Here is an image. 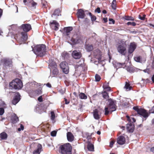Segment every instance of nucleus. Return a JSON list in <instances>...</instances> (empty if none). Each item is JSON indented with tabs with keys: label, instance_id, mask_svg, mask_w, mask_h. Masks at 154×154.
Returning <instances> with one entry per match:
<instances>
[{
	"label": "nucleus",
	"instance_id": "nucleus-1",
	"mask_svg": "<svg viewBox=\"0 0 154 154\" xmlns=\"http://www.w3.org/2000/svg\"><path fill=\"white\" fill-rule=\"evenodd\" d=\"M46 50V46L44 45H38L33 49L34 53L40 57H42L45 54Z\"/></svg>",
	"mask_w": 154,
	"mask_h": 154
},
{
	"label": "nucleus",
	"instance_id": "nucleus-2",
	"mask_svg": "<svg viewBox=\"0 0 154 154\" xmlns=\"http://www.w3.org/2000/svg\"><path fill=\"white\" fill-rule=\"evenodd\" d=\"M108 102L109 103L108 106L107 107H106L105 109V115H108L110 112H112L115 111L116 109V101L110 99L108 100Z\"/></svg>",
	"mask_w": 154,
	"mask_h": 154
},
{
	"label": "nucleus",
	"instance_id": "nucleus-3",
	"mask_svg": "<svg viewBox=\"0 0 154 154\" xmlns=\"http://www.w3.org/2000/svg\"><path fill=\"white\" fill-rule=\"evenodd\" d=\"M61 154H72V147L69 143H67L60 146Z\"/></svg>",
	"mask_w": 154,
	"mask_h": 154
},
{
	"label": "nucleus",
	"instance_id": "nucleus-4",
	"mask_svg": "<svg viewBox=\"0 0 154 154\" xmlns=\"http://www.w3.org/2000/svg\"><path fill=\"white\" fill-rule=\"evenodd\" d=\"M9 86L11 89H20L23 87V83L20 79H17L10 83Z\"/></svg>",
	"mask_w": 154,
	"mask_h": 154
},
{
	"label": "nucleus",
	"instance_id": "nucleus-5",
	"mask_svg": "<svg viewBox=\"0 0 154 154\" xmlns=\"http://www.w3.org/2000/svg\"><path fill=\"white\" fill-rule=\"evenodd\" d=\"M118 52L122 55H125L126 52V44L124 41H121L117 47Z\"/></svg>",
	"mask_w": 154,
	"mask_h": 154
},
{
	"label": "nucleus",
	"instance_id": "nucleus-6",
	"mask_svg": "<svg viewBox=\"0 0 154 154\" xmlns=\"http://www.w3.org/2000/svg\"><path fill=\"white\" fill-rule=\"evenodd\" d=\"M116 66L118 68H125V69L127 70L128 72L130 73L133 72H134V70L133 67H129V66H126L125 65V63H116Z\"/></svg>",
	"mask_w": 154,
	"mask_h": 154
},
{
	"label": "nucleus",
	"instance_id": "nucleus-7",
	"mask_svg": "<svg viewBox=\"0 0 154 154\" xmlns=\"http://www.w3.org/2000/svg\"><path fill=\"white\" fill-rule=\"evenodd\" d=\"M60 66L62 69L63 71L65 74H67L69 72V67L68 63L65 62H62L60 64Z\"/></svg>",
	"mask_w": 154,
	"mask_h": 154
},
{
	"label": "nucleus",
	"instance_id": "nucleus-8",
	"mask_svg": "<svg viewBox=\"0 0 154 154\" xmlns=\"http://www.w3.org/2000/svg\"><path fill=\"white\" fill-rule=\"evenodd\" d=\"M21 38L18 40L20 44L25 43L27 39V34L25 32H22L20 33Z\"/></svg>",
	"mask_w": 154,
	"mask_h": 154
},
{
	"label": "nucleus",
	"instance_id": "nucleus-9",
	"mask_svg": "<svg viewBox=\"0 0 154 154\" xmlns=\"http://www.w3.org/2000/svg\"><path fill=\"white\" fill-rule=\"evenodd\" d=\"M94 56L95 58L97 59L99 62H101V54L99 50L97 49L94 51Z\"/></svg>",
	"mask_w": 154,
	"mask_h": 154
},
{
	"label": "nucleus",
	"instance_id": "nucleus-10",
	"mask_svg": "<svg viewBox=\"0 0 154 154\" xmlns=\"http://www.w3.org/2000/svg\"><path fill=\"white\" fill-rule=\"evenodd\" d=\"M50 25L51 27L55 31H57L59 29V23L56 20H53L50 22Z\"/></svg>",
	"mask_w": 154,
	"mask_h": 154
},
{
	"label": "nucleus",
	"instance_id": "nucleus-11",
	"mask_svg": "<svg viewBox=\"0 0 154 154\" xmlns=\"http://www.w3.org/2000/svg\"><path fill=\"white\" fill-rule=\"evenodd\" d=\"M101 110L100 109H94L93 112V115L94 118L96 119H98L100 118L101 115Z\"/></svg>",
	"mask_w": 154,
	"mask_h": 154
},
{
	"label": "nucleus",
	"instance_id": "nucleus-12",
	"mask_svg": "<svg viewBox=\"0 0 154 154\" xmlns=\"http://www.w3.org/2000/svg\"><path fill=\"white\" fill-rule=\"evenodd\" d=\"M72 57L75 59H79L82 57V54L80 52H79L77 51H73L72 53Z\"/></svg>",
	"mask_w": 154,
	"mask_h": 154
},
{
	"label": "nucleus",
	"instance_id": "nucleus-13",
	"mask_svg": "<svg viewBox=\"0 0 154 154\" xmlns=\"http://www.w3.org/2000/svg\"><path fill=\"white\" fill-rule=\"evenodd\" d=\"M117 143L120 145H123L125 143V137L122 136H121L118 137Z\"/></svg>",
	"mask_w": 154,
	"mask_h": 154
},
{
	"label": "nucleus",
	"instance_id": "nucleus-14",
	"mask_svg": "<svg viewBox=\"0 0 154 154\" xmlns=\"http://www.w3.org/2000/svg\"><path fill=\"white\" fill-rule=\"evenodd\" d=\"M21 28L25 32H28L31 29V26L29 24H23L21 26Z\"/></svg>",
	"mask_w": 154,
	"mask_h": 154
},
{
	"label": "nucleus",
	"instance_id": "nucleus-15",
	"mask_svg": "<svg viewBox=\"0 0 154 154\" xmlns=\"http://www.w3.org/2000/svg\"><path fill=\"white\" fill-rule=\"evenodd\" d=\"M77 15L78 18H83L85 16L84 11L82 9H79L77 13Z\"/></svg>",
	"mask_w": 154,
	"mask_h": 154
},
{
	"label": "nucleus",
	"instance_id": "nucleus-16",
	"mask_svg": "<svg viewBox=\"0 0 154 154\" xmlns=\"http://www.w3.org/2000/svg\"><path fill=\"white\" fill-rule=\"evenodd\" d=\"M136 46V45L135 43H131L128 50V52L129 53H132L135 49Z\"/></svg>",
	"mask_w": 154,
	"mask_h": 154
},
{
	"label": "nucleus",
	"instance_id": "nucleus-17",
	"mask_svg": "<svg viewBox=\"0 0 154 154\" xmlns=\"http://www.w3.org/2000/svg\"><path fill=\"white\" fill-rule=\"evenodd\" d=\"M138 114L143 116L144 117H147L148 116V113L146 111L143 109H140Z\"/></svg>",
	"mask_w": 154,
	"mask_h": 154
},
{
	"label": "nucleus",
	"instance_id": "nucleus-18",
	"mask_svg": "<svg viewBox=\"0 0 154 154\" xmlns=\"http://www.w3.org/2000/svg\"><path fill=\"white\" fill-rule=\"evenodd\" d=\"M127 129L129 132H132L134 130V126L133 124L130 123L127 125Z\"/></svg>",
	"mask_w": 154,
	"mask_h": 154
},
{
	"label": "nucleus",
	"instance_id": "nucleus-19",
	"mask_svg": "<svg viewBox=\"0 0 154 154\" xmlns=\"http://www.w3.org/2000/svg\"><path fill=\"white\" fill-rule=\"evenodd\" d=\"M66 136L67 140L69 141L72 142L74 140V136L71 132H68L66 134Z\"/></svg>",
	"mask_w": 154,
	"mask_h": 154
},
{
	"label": "nucleus",
	"instance_id": "nucleus-20",
	"mask_svg": "<svg viewBox=\"0 0 154 154\" xmlns=\"http://www.w3.org/2000/svg\"><path fill=\"white\" fill-rule=\"evenodd\" d=\"M51 71L52 70V73L54 75H57L58 73V70L57 68V65L56 63H54V65L52 66L51 69Z\"/></svg>",
	"mask_w": 154,
	"mask_h": 154
},
{
	"label": "nucleus",
	"instance_id": "nucleus-21",
	"mask_svg": "<svg viewBox=\"0 0 154 154\" xmlns=\"http://www.w3.org/2000/svg\"><path fill=\"white\" fill-rule=\"evenodd\" d=\"M38 148L35 150L33 152V154H39L42 148V146L40 144H38Z\"/></svg>",
	"mask_w": 154,
	"mask_h": 154
},
{
	"label": "nucleus",
	"instance_id": "nucleus-22",
	"mask_svg": "<svg viewBox=\"0 0 154 154\" xmlns=\"http://www.w3.org/2000/svg\"><path fill=\"white\" fill-rule=\"evenodd\" d=\"M88 149L90 151H94V146L91 143H89L88 145Z\"/></svg>",
	"mask_w": 154,
	"mask_h": 154
},
{
	"label": "nucleus",
	"instance_id": "nucleus-23",
	"mask_svg": "<svg viewBox=\"0 0 154 154\" xmlns=\"http://www.w3.org/2000/svg\"><path fill=\"white\" fill-rule=\"evenodd\" d=\"M7 137V134L4 132H2L0 134V138L1 140H5L6 139Z\"/></svg>",
	"mask_w": 154,
	"mask_h": 154
},
{
	"label": "nucleus",
	"instance_id": "nucleus-24",
	"mask_svg": "<svg viewBox=\"0 0 154 154\" xmlns=\"http://www.w3.org/2000/svg\"><path fill=\"white\" fill-rule=\"evenodd\" d=\"M72 29V27H69L64 28V31L67 33V35H68V33Z\"/></svg>",
	"mask_w": 154,
	"mask_h": 154
},
{
	"label": "nucleus",
	"instance_id": "nucleus-25",
	"mask_svg": "<svg viewBox=\"0 0 154 154\" xmlns=\"http://www.w3.org/2000/svg\"><path fill=\"white\" fill-rule=\"evenodd\" d=\"M132 87L130 86V84L127 82H126V84L124 87V88L126 91H128L131 89Z\"/></svg>",
	"mask_w": 154,
	"mask_h": 154
},
{
	"label": "nucleus",
	"instance_id": "nucleus-26",
	"mask_svg": "<svg viewBox=\"0 0 154 154\" xmlns=\"http://www.w3.org/2000/svg\"><path fill=\"white\" fill-rule=\"evenodd\" d=\"M11 119L13 121V122L14 123L18 121V117H17L16 115L14 114L13 115L11 118Z\"/></svg>",
	"mask_w": 154,
	"mask_h": 154
},
{
	"label": "nucleus",
	"instance_id": "nucleus-27",
	"mask_svg": "<svg viewBox=\"0 0 154 154\" xmlns=\"http://www.w3.org/2000/svg\"><path fill=\"white\" fill-rule=\"evenodd\" d=\"M4 62L5 64H7L8 65L11 64L12 63L11 60L8 58L5 59L4 60Z\"/></svg>",
	"mask_w": 154,
	"mask_h": 154
},
{
	"label": "nucleus",
	"instance_id": "nucleus-28",
	"mask_svg": "<svg viewBox=\"0 0 154 154\" xmlns=\"http://www.w3.org/2000/svg\"><path fill=\"white\" fill-rule=\"evenodd\" d=\"M79 98L81 99H86L87 96L83 93H81L79 94Z\"/></svg>",
	"mask_w": 154,
	"mask_h": 154
},
{
	"label": "nucleus",
	"instance_id": "nucleus-29",
	"mask_svg": "<svg viewBox=\"0 0 154 154\" xmlns=\"http://www.w3.org/2000/svg\"><path fill=\"white\" fill-rule=\"evenodd\" d=\"M112 8L114 10L116 9V0H113L111 5Z\"/></svg>",
	"mask_w": 154,
	"mask_h": 154
},
{
	"label": "nucleus",
	"instance_id": "nucleus-30",
	"mask_svg": "<svg viewBox=\"0 0 154 154\" xmlns=\"http://www.w3.org/2000/svg\"><path fill=\"white\" fill-rule=\"evenodd\" d=\"M86 49L87 51H90L93 49V47L91 45H87L86 46Z\"/></svg>",
	"mask_w": 154,
	"mask_h": 154
},
{
	"label": "nucleus",
	"instance_id": "nucleus-31",
	"mask_svg": "<svg viewBox=\"0 0 154 154\" xmlns=\"http://www.w3.org/2000/svg\"><path fill=\"white\" fill-rule=\"evenodd\" d=\"M103 97L106 99H107L109 97L108 94L106 91H104L102 93Z\"/></svg>",
	"mask_w": 154,
	"mask_h": 154
},
{
	"label": "nucleus",
	"instance_id": "nucleus-32",
	"mask_svg": "<svg viewBox=\"0 0 154 154\" xmlns=\"http://www.w3.org/2000/svg\"><path fill=\"white\" fill-rule=\"evenodd\" d=\"M14 98L19 101L20 100V95L19 93H16L15 94Z\"/></svg>",
	"mask_w": 154,
	"mask_h": 154
},
{
	"label": "nucleus",
	"instance_id": "nucleus-33",
	"mask_svg": "<svg viewBox=\"0 0 154 154\" xmlns=\"http://www.w3.org/2000/svg\"><path fill=\"white\" fill-rule=\"evenodd\" d=\"M89 14L91 17V20L92 21H94L96 20V17L95 16L92 15L91 13H89Z\"/></svg>",
	"mask_w": 154,
	"mask_h": 154
},
{
	"label": "nucleus",
	"instance_id": "nucleus-34",
	"mask_svg": "<svg viewBox=\"0 0 154 154\" xmlns=\"http://www.w3.org/2000/svg\"><path fill=\"white\" fill-rule=\"evenodd\" d=\"M60 13V10L59 9H56L54 12L53 15L59 16Z\"/></svg>",
	"mask_w": 154,
	"mask_h": 154
},
{
	"label": "nucleus",
	"instance_id": "nucleus-35",
	"mask_svg": "<svg viewBox=\"0 0 154 154\" xmlns=\"http://www.w3.org/2000/svg\"><path fill=\"white\" fill-rule=\"evenodd\" d=\"M31 9H34L35 8L36 6L37 5V3L35 2L32 1L31 2Z\"/></svg>",
	"mask_w": 154,
	"mask_h": 154
},
{
	"label": "nucleus",
	"instance_id": "nucleus-36",
	"mask_svg": "<svg viewBox=\"0 0 154 154\" xmlns=\"http://www.w3.org/2000/svg\"><path fill=\"white\" fill-rule=\"evenodd\" d=\"M125 20H134V19L133 17L131 16H127L125 17Z\"/></svg>",
	"mask_w": 154,
	"mask_h": 154
},
{
	"label": "nucleus",
	"instance_id": "nucleus-37",
	"mask_svg": "<svg viewBox=\"0 0 154 154\" xmlns=\"http://www.w3.org/2000/svg\"><path fill=\"white\" fill-rule=\"evenodd\" d=\"M42 7L44 8H46V5H47V2L45 0H42Z\"/></svg>",
	"mask_w": 154,
	"mask_h": 154
},
{
	"label": "nucleus",
	"instance_id": "nucleus-38",
	"mask_svg": "<svg viewBox=\"0 0 154 154\" xmlns=\"http://www.w3.org/2000/svg\"><path fill=\"white\" fill-rule=\"evenodd\" d=\"M95 80L96 81L98 82L100 81L101 78L100 75L97 74H96L95 76Z\"/></svg>",
	"mask_w": 154,
	"mask_h": 154
},
{
	"label": "nucleus",
	"instance_id": "nucleus-39",
	"mask_svg": "<svg viewBox=\"0 0 154 154\" xmlns=\"http://www.w3.org/2000/svg\"><path fill=\"white\" fill-rule=\"evenodd\" d=\"M51 119L52 120H54L55 118V115L54 112L52 111L51 112Z\"/></svg>",
	"mask_w": 154,
	"mask_h": 154
},
{
	"label": "nucleus",
	"instance_id": "nucleus-40",
	"mask_svg": "<svg viewBox=\"0 0 154 154\" xmlns=\"http://www.w3.org/2000/svg\"><path fill=\"white\" fill-rule=\"evenodd\" d=\"M146 15H143V16H141V15H139V18L142 20H144L145 19Z\"/></svg>",
	"mask_w": 154,
	"mask_h": 154
},
{
	"label": "nucleus",
	"instance_id": "nucleus-41",
	"mask_svg": "<svg viewBox=\"0 0 154 154\" xmlns=\"http://www.w3.org/2000/svg\"><path fill=\"white\" fill-rule=\"evenodd\" d=\"M141 58L140 57H135L134 58V60L137 62H140Z\"/></svg>",
	"mask_w": 154,
	"mask_h": 154
},
{
	"label": "nucleus",
	"instance_id": "nucleus-42",
	"mask_svg": "<svg viewBox=\"0 0 154 154\" xmlns=\"http://www.w3.org/2000/svg\"><path fill=\"white\" fill-rule=\"evenodd\" d=\"M127 24L128 25H131L133 26H134L136 25V23L134 22H128L127 23Z\"/></svg>",
	"mask_w": 154,
	"mask_h": 154
},
{
	"label": "nucleus",
	"instance_id": "nucleus-43",
	"mask_svg": "<svg viewBox=\"0 0 154 154\" xmlns=\"http://www.w3.org/2000/svg\"><path fill=\"white\" fill-rule=\"evenodd\" d=\"M36 92L37 94L38 95L41 94L42 93V89L41 88L39 89L38 90L36 91Z\"/></svg>",
	"mask_w": 154,
	"mask_h": 154
},
{
	"label": "nucleus",
	"instance_id": "nucleus-44",
	"mask_svg": "<svg viewBox=\"0 0 154 154\" xmlns=\"http://www.w3.org/2000/svg\"><path fill=\"white\" fill-rule=\"evenodd\" d=\"M19 101L18 100H16L14 98L13 101L12 103L14 105H15Z\"/></svg>",
	"mask_w": 154,
	"mask_h": 154
},
{
	"label": "nucleus",
	"instance_id": "nucleus-45",
	"mask_svg": "<svg viewBox=\"0 0 154 154\" xmlns=\"http://www.w3.org/2000/svg\"><path fill=\"white\" fill-rule=\"evenodd\" d=\"M4 110L3 108H0V115H2L4 113Z\"/></svg>",
	"mask_w": 154,
	"mask_h": 154
},
{
	"label": "nucleus",
	"instance_id": "nucleus-46",
	"mask_svg": "<svg viewBox=\"0 0 154 154\" xmlns=\"http://www.w3.org/2000/svg\"><path fill=\"white\" fill-rule=\"evenodd\" d=\"M57 132L55 131H52L51 133V135L52 136H55Z\"/></svg>",
	"mask_w": 154,
	"mask_h": 154
},
{
	"label": "nucleus",
	"instance_id": "nucleus-47",
	"mask_svg": "<svg viewBox=\"0 0 154 154\" xmlns=\"http://www.w3.org/2000/svg\"><path fill=\"white\" fill-rule=\"evenodd\" d=\"M133 109L134 110H136V111H137V113H138V111L140 110V109H139L137 106H134V107L133 108Z\"/></svg>",
	"mask_w": 154,
	"mask_h": 154
},
{
	"label": "nucleus",
	"instance_id": "nucleus-48",
	"mask_svg": "<svg viewBox=\"0 0 154 154\" xmlns=\"http://www.w3.org/2000/svg\"><path fill=\"white\" fill-rule=\"evenodd\" d=\"M115 141L114 140L110 142L109 145V146L110 147H112L113 144L114 143Z\"/></svg>",
	"mask_w": 154,
	"mask_h": 154
},
{
	"label": "nucleus",
	"instance_id": "nucleus-49",
	"mask_svg": "<svg viewBox=\"0 0 154 154\" xmlns=\"http://www.w3.org/2000/svg\"><path fill=\"white\" fill-rule=\"evenodd\" d=\"M108 87H109L108 83H106L104 84L103 85V88H104V89H105V88H107Z\"/></svg>",
	"mask_w": 154,
	"mask_h": 154
},
{
	"label": "nucleus",
	"instance_id": "nucleus-50",
	"mask_svg": "<svg viewBox=\"0 0 154 154\" xmlns=\"http://www.w3.org/2000/svg\"><path fill=\"white\" fill-rule=\"evenodd\" d=\"M24 129L23 126L22 125H20V128H19L18 129L19 131H20L21 130H23Z\"/></svg>",
	"mask_w": 154,
	"mask_h": 154
},
{
	"label": "nucleus",
	"instance_id": "nucleus-51",
	"mask_svg": "<svg viewBox=\"0 0 154 154\" xmlns=\"http://www.w3.org/2000/svg\"><path fill=\"white\" fill-rule=\"evenodd\" d=\"M38 101H39V102H42L43 100L42 96H40L38 98Z\"/></svg>",
	"mask_w": 154,
	"mask_h": 154
},
{
	"label": "nucleus",
	"instance_id": "nucleus-52",
	"mask_svg": "<svg viewBox=\"0 0 154 154\" xmlns=\"http://www.w3.org/2000/svg\"><path fill=\"white\" fill-rule=\"evenodd\" d=\"M95 11L97 12L98 13L100 12V9L99 8H97L95 10Z\"/></svg>",
	"mask_w": 154,
	"mask_h": 154
},
{
	"label": "nucleus",
	"instance_id": "nucleus-53",
	"mask_svg": "<svg viewBox=\"0 0 154 154\" xmlns=\"http://www.w3.org/2000/svg\"><path fill=\"white\" fill-rule=\"evenodd\" d=\"M5 105V103L3 101H1V103H0V106H4V105Z\"/></svg>",
	"mask_w": 154,
	"mask_h": 154
},
{
	"label": "nucleus",
	"instance_id": "nucleus-54",
	"mask_svg": "<svg viewBox=\"0 0 154 154\" xmlns=\"http://www.w3.org/2000/svg\"><path fill=\"white\" fill-rule=\"evenodd\" d=\"M150 112L151 113H154V106L152 107V109L150 111Z\"/></svg>",
	"mask_w": 154,
	"mask_h": 154
},
{
	"label": "nucleus",
	"instance_id": "nucleus-55",
	"mask_svg": "<svg viewBox=\"0 0 154 154\" xmlns=\"http://www.w3.org/2000/svg\"><path fill=\"white\" fill-rule=\"evenodd\" d=\"M109 20L110 22H112V23L113 24H114V23H115V21L114 20H113V19H111V18H109Z\"/></svg>",
	"mask_w": 154,
	"mask_h": 154
},
{
	"label": "nucleus",
	"instance_id": "nucleus-56",
	"mask_svg": "<svg viewBox=\"0 0 154 154\" xmlns=\"http://www.w3.org/2000/svg\"><path fill=\"white\" fill-rule=\"evenodd\" d=\"M105 89L107 91H111L110 88L109 86Z\"/></svg>",
	"mask_w": 154,
	"mask_h": 154
},
{
	"label": "nucleus",
	"instance_id": "nucleus-57",
	"mask_svg": "<svg viewBox=\"0 0 154 154\" xmlns=\"http://www.w3.org/2000/svg\"><path fill=\"white\" fill-rule=\"evenodd\" d=\"M64 99H65V104H68L69 103V101H67V100L65 98Z\"/></svg>",
	"mask_w": 154,
	"mask_h": 154
},
{
	"label": "nucleus",
	"instance_id": "nucleus-58",
	"mask_svg": "<svg viewBox=\"0 0 154 154\" xmlns=\"http://www.w3.org/2000/svg\"><path fill=\"white\" fill-rule=\"evenodd\" d=\"M103 20L105 23H106L107 21V18H103Z\"/></svg>",
	"mask_w": 154,
	"mask_h": 154
},
{
	"label": "nucleus",
	"instance_id": "nucleus-59",
	"mask_svg": "<svg viewBox=\"0 0 154 154\" xmlns=\"http://www.w3.org/2000/svg\"><path fill=\"white\" fill-rule=\"evenodd\" d=\"M46 86L49 87V88H51V85L49 83H48L46 84Z\"/></svg>",
	"mask_w": 154,
	"mask_h": 154
},
{
	"label": "nucleus",
	"instance_id": "nucleus-60",
	"mask_svg": "<svg viewBox=\"0 0 154 154\" xmlns=\"http://www.w3.org/2000/svg\"><path fill=\"white\" fill-rule=\"evenodd\" d=\"M130 33H136V32L135 31H130Z\"/></svg>",
	"mask_w": 154,
	"mask_h": 154
},
{
	"label": "nucleus",
	"instance_id": "nucleus-61",
	"mask_svg": "<svg viewBox=\"0 0 154 154\" xmlns=\"http://www.w3.org/2000/svg\"><path fill=\"white\" fill-rule=\"evenodd\" d=\"M150 150L151 152L154 153V147L151 148Z\"/></svg>",
	"mask_w": 154,
	"mask_h": 154
},
{
	"label": "nucleus",
	"instance_id": "nucleus-62",
	"mask_svg": "<svg viewBox=\"0 0 154 154\" xmlns=\"http://www.w3.org/2000/svg\"><path fill=\"white\" fill-rule=\"evenodd\" d=\"M103 14H106V10H103Z\"/></svg>",
	"mask_w": 154,
	"mask_h": 154
},
{
	"label": "nucleus",
	"instance_id": "nucleus-63",
	"mask_svg": "<svg viewBox=\"0 0 154 154\" xmlns=\"http://www.w3.org/2000/svg\"><path fill=\"white\" fill-rule=\"evenodd\" d=\"M152 80L153 83H154V75L152 77Z\"/></svg>",
	"mask_w": 154,
	"mask_h": 154
},
{
	"label": "nucleus",
	"instance_id": "nucleus-64",
	"mask_svg": "<svg viewBox=\"0 0 154 154\" xmlns=\"http://www.w3.org/2000/svg\"><path fill=\"white\" fill-rule=\"evenodd\" d=\"M152 124H154V119L152 120Z\"/></svg>",
	"mask_w": 154,
	"mask_h": 154
}]
</instances>
